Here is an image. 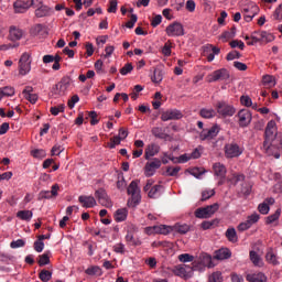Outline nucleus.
<instances>
[{
  "label": "nucleus",
  "instance_id": "64",
  "mask_svg": "<svg viewBox=\"0 0 282 282\" xmlns=\"http://www.w3.org/2000/svg\"><path fill=\"white\" fill-rule=\"evenodd\" d=\"M273 19H275V21H281V19H282V3L275 9V11L273 13Z\"/></svg>",
  "mask_w": 282,
  "mask_h": 282
},
{
  "label": "nucleus",
  "instance_id": "29",
  "mask_svg": "<svg viewBox=\"0 0 282 282\" xmlns=\"http://www.w3.org/2000/svg\"><path fill=\"white\" fill-rule=\"evenodd\" d=\"M127 215H129V210H127V208L117 209L115 213V221H124L127 219Z\"/></svg>",
  "mask_w": 282,
  "mask_h": 282
},
{
  "label": "nucleus",
  "instance_id": "4",
  "mask_svg": "<svg viewBox=\"0 0 282 282\" xmlns=\"http://www.w3.org/2000/svg\"><path fill=\"white\" fill-rule=\"evenodd\" d=\"M72 85V80L69 77H63L61 82L52 87L53 96H65L67 94V89Z\"/></svg>",
  "mask_w": 282,
  "mask_h": 282
},
{
  "label": "nucleus",
  "instance_id": "14",
  "mask_svg": "<svg viewBox=\"0 0 282 282\" xmlns=\"http://www.w3.org/2000/svg\"><path fill=\"white\" fill-rule=\"evenodd\" d=\"M262 149L264 153H267L269 156L275 158V160H279V158H281V148L276 147V144L272 142L263 143Z\"/></svg>",
  "mask_w": 282,
  "mask_h": 282
},
{
  "label": "nucleus",
  "instance_id": "23",
  "mask_svg": "<svg viewBox=\"0 0 282 282\" xmlns=\"http://www.w3.org/2000/svg\"><path fill=\"white\" fill-rule=\"evenodd\" d=\"M247 281L249 282H268V276L263 272L247 274Z\"/></svg>",
  "mask_w": 282,
  "mask_h": 282
},
{
  "label": "nucleus",
  "instance_id": "48",
  "mask_svg": "<svg viewBox=\"0 0 282 282\" xmlns=\"http://www.w3.org/2000/svg\"><path fill=\"white\" fill-rule=\"evenodd\" d=\"M31 155H33L37 160H43V158H45V155H47V152H45V150H43V149H40V150L36 149V150L31 151Z\"/></svg>",
  "mask_w": 282,
  "mask_h": 282
},
{
  "label": "nucleus",
  "instance_id": "2",
  "mask_svg": "<svg viewBox=\"0 0 282 282\" xmlns=\"http://www.w3.org/2000/svg\"><path fill=\"white\" fill-rule=\"evenodd\" d=\"M138 184H140V181H132L127 188L128 195H131L128 200V206L132 208L142 202V195H140V186Z\"/></svg>",
  "mask_w": 282,
  "mask_h": 282
},
{
  "label": "nucleus",
  "instance_id": "54",
  "mask_svg": "<svg viewBox=\"0 0 282 282\" xmlns=\"http://www.w3.org/2000/svg\"><path fill=\"white\" fill-rule=\"evenodd\" d=\"M64 111H65V105L51 107L52 116H58L59 113H63Z\"/></svg>",
  "mask_w": 282,
  "mask_h": 282
},
{
  "label": "nucleus",
  "instance_id": "20",
  "mask_svg": "<svg viewBox=\"0 0 282 282\" xmlns=\"http://www.w3.org/2000/svg\"><path fill=\"white\" fill-rule=\"evenodd\" d=\"M78 202L82 204L83 208H94V206L97 205L94 196L82 195L78 197Z\"/></svg>",
  "mask_w": 282,
  "mask_h": 282
},
{
  "label": "nucleus",
  "instance_id": "56",
  "mask_svg": "<svg viewBox=\"0 0 282 282\" xmlns=\"http://www.w3.org/2000/svg\"><path fill=\"white\" fill-rule=\"evenodd\" d=\"M122 142V139H120L118 135L110 139V143H108L109 149H116L118 144Z\"/></svg>",
  "mask_w": 282,
  "mask_h": 282
},
{
  "label": "nucleus",
  "instance_id": "5",
  "mask_svg": "<svg viewBox=\"0 0 282 282\" xmlns=\"http://www.w3.org/2000/svg\"><path fill=\"white\" fill-rule=\"evenodd\" d=\"M216 111L221 116V118H232V115L236 113L237 110L228 102L219 101L216 105Z\"/></svg>",
  "mask_w": 282,
  "mask_h": 282
},
{
  "label": "nucleus",
  "instance_id": "34",
  "mask_svg": "<svg viewBox=\"0 0 282 282\" xmlns=\"http://www.w3.org/2000/svg\"><path fill=\"white\" fill-rule=\"evenodd\" d=\"M203 52H204V54L212 53L214 56H217V55H219V52H221V50L217 46H213V45L208 44V45L203 46Z\"/></svg>",
  "mask_w": 282,
  "mask_h": 282
},
{
  "label": "nucleus",
  "instance_id": "24",
  "mask_svg": "<svg viewBox=\"0 0 282 282\" xmlns=\"http://www.w3.org/2000/svg\"><path fill=\"white\" fill-rule=\"evenodd\" d=\"M232 257V253L228 248H221L217 251H215L214 259H217L218 261H224V259H230Z\"/></svg>",
  "mask_w": 282,
  "mask_h": 282
},
{
  "label": "nucleus",
  "instance_id": "8",
  "mask_svg": "<svg viewBox=\"0 0 282 282\" xmlns=\"http://www.w3.org/2000/svg\"><path fill=\"white\" fill-rule=\"evenodd\" d=\"M243 153V150L236 142L227 143L225 145V158L232 159L239 158Z\"/></svg>",
  "mask_w": 282,
  "mask_h": 282
},
{
  "label": "nucleus",
  "instance_id": "62",
  "mask_svg": "<svg viewBox=\"0 0 282 282\" xmlns=\"http://www.w3.org/2000/svg\"><path fill=\"white\" fill-rule=\"evenodd\" d=\"M50 263V256L47 253H44L40 256L39 265H47Z\"/></svg>",
  "mask_w": 282,
  "mask_h": 282
},
{
  "label": "nucleus",
  "instance_id": "28",
  "mask_svg": "<svg viewBox=\"0 0 282 282\" xmlns=\"http://www.w3.org/2000/svg\"><path fill=\"white\" fill-rule=\"evenodd\" d=\"M265 261L267 263H271V265H279V258L276 257V253H274V250L269 249L267 251Z\"/></svg>",
  "mask_w": 282,
  "mask_h": 282
},
{
  "label": "nucleus",
  "instance_id": "45",
  "mask_svg": "<svg viewBox=\"0 0 282 282\" xmlns=\"http://www.w3.org/2000/svg\"><path fill=\"white\" fill-rule=\"evenodd\" d=\"M246 180V175L243 174H234L232 177L229 180L230 184L237 186L239 182H243Z\"/></svg>",
  "mask_w": 282,
  "mask_h": 282
},
{
  "label": "nucleus",
  "instance_id": "41",
  "mask_svg": "<svg viewBox=\"0 0 282 282\" xmlns=\"http://www.w3.org/2000/svg\"><path fill=\"white\" fill-rule=\"evenodd\" d=\"M178 261L181 263H192V261H195V257L191 256V253H182L178 256Z\"/></svg>",
  "mask_w": 282,
  "mask_h": 282
},
{
  "label": "nucleus",
  "instance_id": "25",
  "mask_svg": "<svg viewBox=\"0 0 282 282\" xmlns=\"http://www.w3.org/2000/svg\"><path fill=\"white\" fill-rule=\"evenodd\" d=\"M250 261L256 265V268H263V259H261V256L257 253V251L251 250L249 252Z\"/></svg>",
  "mask_w": 282,
  "mask_h": 282
},
{
  "label": "nucleus",
  "instance_id": "27",
  "mask_svg": "<svg viewBox=\"0 0 282 282\" xmlns=\"http://www.w3.org/2000/svg\"><path fill=\"white\" fill-rule=\"evenodd\" d=\"M214 173L219 177L220 180H224L226 177V166L221 163H215L213 165Z\"/></svg>",
  "mask_w": 282,
  "mask_h": 282
},
{
  "label": "nucleus",
  "instance_id": "38",
  "mask_svg": "<svg viewBox=\"0 0 282 282\" xmlns=\"http://www.w3.org/2000/svg\"><path fill=\"white\" fill-rule=\"evenodd\" d=\"M32 63H19V69L21 76H25L26 74H30V70L32 69L31 66Z\"/></svg>",
  "mask_w": 282,
  "mask_h": 282
},
{
  "label": "nucleus",
  "instance_id": "1",
  "mask_svg": "<svg viewBox=\"0 0 282 282\" xmlns=\"http://www.w3.org/2000/svg\"><path fill=\"white\" fill-rule=\"evenodd\" d=\"M247 45H257V43H272L274 35L265 31H254L251 35H246Z\"/></svg>",
  "mask_w": 282,
  "mask_h": 282
},
{
  "label": "nucleus",
  "instance_id": "57",
  "mask_svg": "<svg viewBox=\"0 0 282 282\" xmlns=\"http://www.w3.org/2000/svg\"><path fill=\"white\" fill-rule=\"evenodd\" d=\"M113 252L117 254H124V243L119 242L112 247Z\"/></svg>",
  "mask_w": 282,
  "mask_h": 282
},
{
  "label": "nucleus",
  "instance_id": "43",
  "mask_svg": "<svg viewBox=\"0 0 282 282\" xmlns=\"http://www.w3.org/2000/svg\"><path fill=\"white\" fill-rule=\"evenodd\" d=\"M262 83L263 85H265V87H274L276 85V82H274V77L271 75L263 76Z\"/></svg>",
  "mask_w": 282,
  "mask_h": 282
},
{
  "label": "nucleus",
  "instance_id": "22",
  "mask_svg": "<svg viewBox=\"0 0 282 282\" xmlns=\"http://www.w3.org/2000/svg\"><path fill=\"white\" fill-rule=\"evenodd\" d=\"M31 34L32 36H39V34L42 36H47L50 33L47 31V26L43 24H35L31 28Z\"/></svg>",
  "mask_w": 282,
  "mask_h": 282
},
{
  "label": "nucleus",
  "instance_id": "46",
  "mask_svg": "<svg viewBox=\"0 0 282 282\" xmlns=\"http://www.w3.org/2000/svg\"><path fill=\"white\" fill-rule=\"evenodd\" d=\"M156 235H169L171 227L166 225L155 226Z\"/></svg>",
  "mask_w": 282,
  "mask_h": 282
},
{
  "label": "nucleus",
  "instance_id": "52",
  "mask_svg": "<svg viewBox=\"0 0 282 282\" xmlns=\"http://www.w3.org/2000/svg\"><path fill=\"white\" fill-rule=\"evenodd\" d=\"M181 170H182V167H180V166H175V167L169 166L166 169V173H167L169 177H176L177 173H180Z\"/></svg>",
  "mask_w": 282,
  "mask_h": 282
},
{
  "label": "nucleus",
  "instance_id": "50",
  "mask_svg": "<svg viewBox=\"0 0 282 282\" xmlns=\"http://www.w3.org/2000/svg\"><path fill=\"white\" fill-rule=\"evenodd\" d=\"M169 160H171V162H174V164L176 162L173 154H169V152H163V156L161 158V164H169Z\"/></svg>",
  "mask_w": 282,
  "mask_h": 282
},
{
  "label": "nucleus",
  "instance_id": "12",
  "mask_svg": "<svg viewBox=\"0 0 282 282\" xmlns=\"http://www.w3.org/2000/svg\"><path fill=\"white\" fill-rule=\"evenodd\" d=\"M167 36H184V26L180 22H173L165 29Z\"/></svg>",
  "mask_w": 282,
  "mask_h": 282
},
{
  "label": "nucleus",
  "instance_id": "55",
  "mask_svg": "<svg viewBox=\"0 0 282 282\" xmlns=\"http://www.w3.org/2000/svg\"><path fill=\"white\" fill-rule=\"evenodd\" d=\"M25 246V241L23 239L13 240L10 243V248L13 250L17 248H23Z\"/></svg>",
  "mask_w": 282,
  "mask_h": 282
},
{
  "label": "nucleus",
  "instance_id": "51",
  "mask_svg": "<svg viewBox=\"0 0 282 282\" xmlns=\"http://www.w3.org/2000/svg\"><path fill=\"white\" fill-rule=\"evenodd\" d=\"M133 72V64L132 63H127L121 69H120V75L121 76H127V74H131Z\"/></svg>",
  "mask_w": 282,
  "mask_h": 282
},
{
  "label": "nucleus",
  "instance_id": "32",
  "mask_svg": "<svg viewBox=\"0 0 282 282\" xmlns=\"http://www.w3.org/2000/svg\"><path fill=\"white\" fill-rule=\"evenodd\" d=\"M152 135H154V138H159V140H166V138H169V134L164 133V129L160 127L152 129Z\"/></svg>",
  "mask_w": 282,
  "mask_h": 282
},
{
  "label": "nucleus",
  "instance_id": "61",
  "mask_svg": "<svg viewBox=\"0 0 282 282\" xmlns=\"http://www.w3.org/2000/svg\"><path fill=\"white\" fill-rule=\"evenodd\" d=\"M227 61H235V58H241V53L239 51H231L227 54Z\"/></svg>",
  "mask_w": 282,
  "mask_h": 282
},
{
  "label": "nucleus",
  "instance_id": "40",
  "mask_svg": "<svg viewBox=\"0 0 282 282\" xmlns=\"http://www.w3.org/2000/svg\"><path fill=\"white\" fill-rule=\"evenodd\" d=\"M226 237L228 241H231V243L237 242V230H235V228L227 229Z\"/></svg>",
  "mask_w": 282,
  "mask_h": 282
},
{
  "label": "nucleus",
  "instance_id": "60",
  "mask_svg": "<svg viewBox=\"0 0 282 282\" xmlns=\"http://www.w3.org/2000/svg\"><path fill=\"white\" fill-rule=\"evenodd\" d=\"M260 219V216L259 214L254 213L250 216L247 217V221L251 225V226H254V224H257V221H259Z\"/></svg>",
  "mask_w": 282,
  "mask_h": 282
},
{
  "label": "nucleus",
  "instance_id": "16",
  "mask_svg": "<svg viewBox=\"0 0 282 282\" xmlns=\"http://www.w3.org/2000/svg\"><path fill=\"white\" fill-rule=\"evenodd\" d=\"M220 128L219 126H213L208 130H203L199 134L200 140H213L214 138H217L219 135Z\"/></svg>",
  "mask_w": 282,
  "mask_h": 282
},
{
  "label": "nucleus",
  "instance_id": "53",
  "mask_svg": "<svg viewBox=\"0 0 282 282\" xmlns=\"http://www.w3.org/2000/svg\"><path fill=\"white\" fill-rule=\"evenodd\" d=\"M174 274L176 275V276H181V278H184V276H186V268L184 267V265H177V267H175V269H174Z\"/></svg>",
  "mask_w": 282,
  "mask_h": 282
},
{
  "label": "nucleus",
  "instance_id": "37",
  "mask_svg": "<svg viewBox=\"0 0 282 282\" xmlns=\"http://www.w3.org/2000/svg\"><path fill=\"white\" fill-rule=\"evenodd\" d=\"M126 241L130 246H142V241H140V239H134L133 234L130 231L126 235Z\"/></svg>",
  "mask_w": 282,
  "mask_h": 282
},
{
  "label": "nucleus",
  "instance_id": "63",
  "mask_svg": "<svg viewBox=\"0 0 282 282\" xmlns=\"http://www.w3.org/2000/svg\"><path fill=\"white\" fill-rule=\"evenodd\" d=\"M0 91H2V94L4 96H8V97L14 96V89L12 87H10V86H6L3 88H0Z\"/></svg>",
  "mask_w": 282,
  "mask_h": 282
},
{
  "label": "nucleus",
  "instance_id": "36",
  "mask_svg": "<svg viewBox=\"0 0 282 282\" xmlns=\"http://www.w3.org/2000/svg\"><path fill=\"white\" fill-rule=\"evenodd\" d=\"M160 188H162V185L152 186L148 193V197L151 199H158V197H160Z\"/></svg>",
  "mask_w": 282,
  "mask_h": 282
},
{
  "label": "nucleus",
  "instance_id": "3",
  "mask_svg": "<svg viewBox=\"0 0 282 282\" xmlns=\"http://www.w3.org/2000/svg\"><path fill=\"white\" fill-rule=\"evenodd\" d=\"M219 210V204L215 203L206 207H200L195 210V217L197 219H208L213 217V214Z\"/></svg>",
  "mask_w": 282,
  "mask_h": 282
},
{
  "label": "nucleus",
  "instance_id": "44",
  "mask_svg": "<svg viewBox=\"0 0 282 282\" xmlns=\"http://www.w3.org/2000/svg\"><path fill=\"white\" fill-rule=\"evenodd\" d=\"M208 282H224V276H221V272L216 271V272L212 273L208 276Z\"/></svg>",
  "mask_w": 282,
  "mask_h": 282
},
{
  "label": "nucleus",
  "instance_id": "21",
  "mask_svg": "<svg viewBox=\"0 0 282 282\" xmlns=\"http://www.w3.org/2000/svg\"><path fill=\"white\" fill-rule=\"evenodd\" d=\"M158 153H160V145L158 143H152L147 147L144 158L145 160H151V158H154Z\"/></svg>",
  "mask_w": 282,
  "mask_h": 282
},
{
  "label": "nucleus",
  "instance_id": "35",
  "mask_svg": "<svg viewBox=\"0 0 282 282\" xmlns=\"http://www.w3.org/2000/svg\"><path fill=\"white\" fill-rule=\"evenodd\" d=\"M175 232H178L180 235H186V232H189L191 226L187 224H176L174 226Z\"/></svg>",
  "mask_w": 282,
  "mask_h": 282
},
{
  "label": "nucleus",
  "instance_id": "30",
  "mask_svg": "<svg viewBox=\"0 0 282 282\" xmlns=\"http://www.w3.org/2000/svg\"><path fill=\"white\" fill-rule=\"evenodd\" d=\"M199 116L208 120L210 118H215V116H217V111H215V109L213 108L210 109L203 108L199 111Z\"/></svg>",
  "mask_w": 282,
  "mask_h": 282
},
{
  "label": "nucleus",
  "instance_id": "31",
  "mask_svg": "<svg viewBox=\"0 0 282 282\" xmlns=\"http://www.w3.org/2000/svg\"><path fill=\"white\" fill-rule=\"evenodd\" d=\"M85 273L88 274V276H101L102 269H100V267H98V265H93V267L88 268L85 271Z\"/></svg>",
  "mask_w": 282,
  "mask_h": 282
},
{
  "label": "nucleus",
  "instance_id": "59",
  "mask_svg": "<svg viewBox=\"0 0 282 282\" xmlns=\"http://www.w3.org/2000/svg\"><path fill=\"white\" fill-rule=\"evenodd\" d=\"M39 199H54V196L50 191H41L39 194Z\"/></svg>",
  "mask_w": 282,
  "mask_h": 282
},
{
  "label": "nucleus",
  "instance_id": "6",
  "mask_svg": "<svg viewBox=\"0 0 282 282\" xmlns=\"http://www.w3.org/2000/svg\"><path fill=\"white\" fill-rule=\"evenodd\" d=\"M243 19L247 23H250L257 14H259V6L254 2L249 3L248 6L242 8Z\"/></svg>",
  "mask_w": 282,
  "mask_h": 282
},
{
  "label": "nucleus",
  "instance_id": "13",
  "mask_svg": "<svg viewBox=\"0 0 282 282\" xmlns=\"http://www.w3.org/2000/svg\"><path fill=\"white\" fill-rule=\"evenodd\" d=\"M182 118H184V115L177 109H169L161 115L163 122H169V120H182Z\"/></svg>",
  "mask_w": 282,
  "mask_h": 282
},
{
  "label": "nucleus",
  "instance_id": "17",
  "mask_svg": "<svg viewBox=\"0 0 282 282\" xmlns=\"http://www.w3.org/2000/svg\"><path fill=\"white\" fill-rule=\"evenodd\" d=\"M13 9L15 14H23L25 12H28V10H30V0L25 1V0H17L13 3Z\"/></svg>",
  "mask_w": 282,
  "mask_h": 282
},
{
  "label": "nucleus",
  "instance_id": "10",
  "mask_svg": "<svg viewBox=\"0 0 282 282\" xmlns=\"http://www.w3.org/2000/svg\"><path fill=\"white\" fill-rule=\"evenodd\" d=\"M162 166V161L158 158H154L151 162H148L144 166L145 177H153L158 169Z\"/></svg>",
  "mask_w": 282,
  "mask_h": 282
},
{
  "label": "nucleus",
  "instance_id": "39",
  "mask_svg": "<svg viewBox=\"0 0 282 282\" xmlns=\"http://www.w3.org/2000/svg\"><path fill=\"white\" fill-rule=\"evenodd\" d=\"M237 34V28L236 26H232L230 29V31H225L223 34H221V39H225V41H228L230 39H235Z\"/></svg>",
  "mask_w": 282,
  "mask_h": 282
},
{
  "label": "nucleus",
  "instance_id": "26",
  "mask_svg": "<svg viewBox=\"0 0 282 282\" xmlns=\"http://www.w3.org/2000/svg\"><path fill=\"white\" fill-rule=\"evenodd\" d=\"M51 12L52 9L50 7L42 4L35 10V17L37 19H43V17H50Z\"/></svg>",
  "mask_w": 282,
  "mask_h": 282
},
{
  "label": "nucleus",
  "instance_id": "11",
  "mask_svg": "<svg viewBox=\"0 0 282 282\" xmlns=\"http://www.w3.org/2000/svg\"><path fill=\"white\" fill-rule=\"evenodd\" d=\"M95 197L101 206H105V208H111V206H113V203H111V198H109L105 188L97 189L95 192Z\"/></svg>",
  "mask_w": 282,
  "mask_h": 282
},
{
  "label": "nucleus",
  "instance_id": "9",
  "mask_svg": "<svg viewBox=\"0 0 282 282\" xmlns=\"http://www.w3.org/2000/svg\"><path fill=\"white\" fill-rule=\"evenodd\" d=\"M238 124L241 127V129H245V127H249V124L252 122V112L248 109H241L238 115Z\"/></svg>",
  "mask_w": 282,
  "mask_h": 282
},
{
  "label": "nucleus",
  "instance_id": "47",
  "mask_svg": "<svg viewBox=\"0 0 282 282\" xmlns=\"http://www.w3.org/2000/svg\"><path fill=\"white\" fill-rule=\"evenodd\" d=\"M281 217V209H276L274 214L267 217L265 224H274Z\"/></svg>",
  "mask_w": 282,
  "mask_h": 282
},
{
  "label": "nucleus",
  "instance_id": "7",
  "mask_svg": "<svg viewBox=\"0 0 282 282\" xmlns=\"http://www.w3.org/2000/svg\"><path fill=\"white\" fill-rule=\"evenodd\" d=\"M276 138V122L269 121L265 131H264V144H270V142H274V139Z\"/></svg>",
  "mask_w": 282,
  "mask_h": 282
},
{
  "label": "nucleus",
  "instance_id": "33",
  "mask_svg": "<svg viewBox=\"0 0 282 282\" xmlns=\"http://www.w3.org/2000/svg\"><path fill=\"white\" fill-rule=\"evenodd\" d=\"M17 217L22 219V221H30V219L33 217V213L32 210H19L17 213Z\"/></svg>",
  "mask_w": 282,
  "mask_h": 282
},
{
  "label": "nucleus",
  "instance_id": "15",
  "mask_svg": "<svg viewBox=\"0 0 282 282\" xmlns=\"http://www.w3.org/2000/svg\"><path fill=\"white\" fill-rule=\"evenodd\" d=\"M228 78H230V72H228L226 68H220L210 75L209 83H217V80H228Z\"/></svg>",
  "mask_w": 282,
  "mask_h": 282
},
{
  "label": "nucleus",
  "instance_id": "18",
  "mask_svg": "<svg viewBox=\"0 0 282 282\" xmlns=\"http://www.w3.org/2000/svg\"><path fill=\"white\" fill-rule=\"evenodd\" d=\"M21 39H23V31L19 26L11 25L9 28V41L14 43L21 41Z\"/></svg>",
  "mask_w": 282,
  "mask_h": 282
},
{
  "label": "nucleus",
  "instance_id": "42",
  "mask_svg": "<svg viewBox=\"0 0 282 282\" xmlns=\"http://www.w3.org/2000/svg\"><path fill=\"white\" fill-rule=\"evenodd\" d=\"M39 279L42 280L43 282H48L52 280V272L47 271L45 269H43L40 273H39Z\"/></svg>",
  "mask_w": 282,
  "mask_h": 282
},
{
  "label": "nucleus",
  "instance_id": "19",
  "mask_svg": "<svg viewBox=\"0 0 282 282\" xmlns=\"http://www.w3.org/2000/svg\"><path fill=\"white\" fill-rule=\"evenodd\" d=\"M32 91H34V88H32V86H26L23 89L22 94L25 100H29L31 105H36V100H39V95L32 94Z\"/></svg>",
  "mask_w": 282,
  "mask_h": 282
},
{
  "label": "nucleus",
  "instance_id": "49",
  "mask_svg": "<svg viewBox=\"0 0 282 282\" xmlns=\"http://www.w3.org/2000/svg\"><path fill=\"white\" fill-rule=\"evenodd\" d=\"M163 78H164V75L162 74V70L154 69V73L152 76V83H162Z\"/></svg>",
  "mask_w": 282,
  "mask_h": 282
},
{
  "label": "nucleus",
  "instance_id": "58",
  "mask_svg": "<svg viewBox=\"0 0 282 282\" xmlns=\"http://www.w3.org/2000/svg\"><path fill=\"white\" fill-rule=\"evenodd\" d=\"M213 195H215V189L204 191L202 193V202H206L207 199H210Z\"/></svg>",
  "mask_w": 282,
  "mask_h": 282
}]
</instances>
